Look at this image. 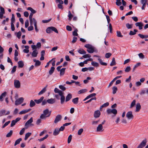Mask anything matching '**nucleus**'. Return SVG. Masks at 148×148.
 I'll use <instances>...</instances> for the list:
<instances>
[{
    "instance_id": "20e7f679",
    "label": "nucleus",
    "mask_w": 148,
    "mask_h": 148,
    "mask_svg": "<svg viewBox=\"0 0 148 148\" xmlns=\"http://www.w3.org/2000/svg\"><path fill=\"white\" fill-rule=\"evenodd\" d=\"M107 112L108 114H110L111 113H112L116 115L117 112V110H116L115 109H108L107 110Z\"/></svg>"
},
{
    "instance_id": "423d86ee",
    "label": "nucleus",
    "mask_w": 148,
    "mask_h": 148,
    "mask_svg": "<svg viewBox=\"0 0 148 148\" xmlns=\"http://www.w3.org/2000/svg\"><path fill=\"white\" fill-rule=\"evenodd\" d=\"M126 116L128 119H132L134 118V116L132 114V112H128L126 114Z\"/></svg>"
},
{
    "instance_id": "1a4fd4ad",
    "label": "nucleus",
    "mask_w": 148,
    "mask_h": 148,
    "mask_svg": "<svg viewBox=\"0 0 148 148\" xmlns=\"http://www.w3.org/2000/svg\"><path fill=\"white\" fill-rule=\"evenodd\" d=\"M104 130L102 124H99L97 127L96 131L97 132H102Z\"/></svg>"
},
{
    "instance_id": "2eb2a0df",
    "label": "nucleus",
    "mask_w": 148,
    "mask_h": 148,
    "mask_svg": "<svg viewBox=\"0 0 148 148\" xmlns=\"http://www.w3.org/2000/svg\"><path fill=\"white\" fill-rule=\"evenodd\" d=\"M47 85L45 87H44L42 90L40 92L38 93V95H40L45 93L46 91L47 88Z\"/></svg>"
},
{
    "instance_id": "58836bf2",
    "label": "nucleus",
    "mask_w": 148,
    "mask_h": 148,
    "mask_svg": "<svg viewBox=\"0 0 148 148\" xmlns=\"http://www.w3.org/2000/svg\"><path fill=\"white\" fill-rule=\"evenodd\" d=\"M48 136L49 135L48 134H46L44 137L40 139H38V140L40 142L42 141L45 139L47 138L48 137Z\"/></svg>"
},
{
    "instance_id": "49530a36",
    "label": "nucleus",
    "mask_w": 148,
    "mask_h": 148,
    "mask_svg": "<svg viewBox=\"0 0 148 148\" xmlns=\"http://www.w3.org/2000/svg\"><path fill=\"white\" fill-rule=\"evenodd\" d=\"M136 100L135 99L132 102L131 105L130 107V108H132L133 107H134L135 104L136 103Z\"/></svg>"
},
{
    "instance_id": "ea45409f",
    "label": "nucleus",
    "mask_w": 148,
    "mask_h": 148,
    "mask_svg": "<svg viewBox=\"0 0 148 148\" xmlns=\"http://www.w3.org/2000/svg\"><path fill=\"white\" fill-rule=\"evenodd\" d=\"M35 104V103L33 100H31L29 104L30 107H32L34 106Z\"/></svg>"
},
{
    "instance_id": "f8f14e48",
    "label": "nucleus",
    "mask_w": 148,
    "mask_h": 148,
    "mask_svg": "<svg viewBox=\"0 0 148 148\" xmlns=\"http://www.w3.org/2000/svg\"><path fill=\"white\" fill-rule=\"evenodd\" d=\"M135 25L136 27H138L140 30L142 29L143 28L142 27L143 26V24L142 22H137L135 23Z\"/></svg>"
},
{
    "instance_id": "2f4dec72",
    "label": "nucleus",
    "mask_w": 148,
    "mask_h": 148,
    "mask_svg": "<svg viewBox=\"0 0 148 148\" xmlns=\"http://www.w3.org/2000/svg\"><path fill=\"white\" fill-rule=\"evenodd\" d=\"M22 139L21 138H19L14 143V146H15L16 145L18 144L22 140Z\"/></svg>"
},
{
    "instance_id": "e2e57ef3",
    "label": "nucleus",
    "mask_w": 148,
    "mask_h": 148,
    "mask_svg": "<svg viewBox=\"0 0 148 148\" xmlns=\"http://www.w3.org/2000/svg\"><path fill=\"white\" fill-rule=\"evenodd\" d=\"M59 88L60 89L62 90L63 91H64L66 89L65 87L62 85H60L59 86Z\"/></svg>"
},
{
    "instance_id": "c9c22d12",
    "label": "nucleus",
    "mask_w": 148,
    "mask_h": 148,
    "mask_svg": "<svg viewBox=\"0 0 148 148\" xmlns=\"http://www.w3.org/2000/svg\"><path fill=\"white\" fill-rule=\"evenodd\" d=\"M109 105V103L108 102H107L105 103H104L102 106H101L100 108V110H101L104 107H106L108 106Z\"/></svg>"
},
{
    "instance_id": "6e6d98bb",
    "label": "nucleus",
    "mask_w": 148,
    "mask_h": 148,
    "mask_svg": "<svg viewBox=\"0 0 148 148\" xmlns=\"http://www.w3.org/2000/svg\"><path fill=\"white\" fill-rule=\"evenodd\" d=\"M51 29L50 27H48L46 29V32L47 33H50L51 32Z\"/></svg>"
},
{
    "instance_id": "6e6552de",
    "label": "nucleus",
    "mask_w": 148,
    "mask_h": 148,
    "mask_svg": "<svg viewBox=\"0 0 148 148\" xmlns=\"http://www.w3.org/2000/svg\"><path fill=\"white\" fill-rule=\"evenodd\" d=\"M62 118V116L61 115H58L56 117L55 120L54 121V123H57L59 121H60L61 120Z\"/></svg>"
},
{
    "instance_id": "4468645a",
    "label": "nucleus",
    "mask_w": 148,
    "mask_h": 148,
    "mask_svg": "<svg viewBox=\"0 0 148 148\" xmlns=\"http://www.w3.org/2000/svg\"><path fill=\"white\" fill-rule=\"evenodd\" d=\"M60 132V131L59 130V128H56L55 129L53 132V134L55 136H57L59 134Z\"/></svg>"
},
{
    "instance_id": "f257e3e1",
    "label": "nucleus",
    "mask_w": 148,
    "mask_h": 148,
    "mask_svg": "<svg viewBox=\"0 0 148 148\" xmlns=\"http://www.w3.org/2000/svg\"><path fill=\"white\" fill-rule=\"evenodd\" d=\"M51 111L49 112L48 109H47L43 111V114H42L40 116V118L43 119L45 117H49L51 114Z\"/></svg>"
},
{
    "instance_id": "cd10ccee",
    "label": "nucleus",
    "mask_w": 148,
    "mask_h": 148,
    "mask_svg": "<svg viewBox=\"0 0 148 148\" xmlns=\"http://www.w3.org/2000/svg\"><path fill=\"white\" fill-rule=\"evenodd\" d=\"M78 97H76L72 99V102L75 104H77L78 102Z\"/></svg>"
},
{
    "instance_id": "6ab92c4d",
    "label": "nucleus",
    "mask_w": 148,
    "mask_h": 148,
    "mask_svg": "<svg viewBox=\"0 0 148 148\" xmlns=\"http://www.w3.org/2000/svg\"><path fill=\"white\" fill-rule=\"evenodd\" d=\"M44 98V97H42L39 99H38V100L35 99L34 100V101L36 102V103L39 104L42 102V101Z\"/></svg>"
},
{
    "instance_id": "de8ad7c7",
    "label": "nucleus",
    "mask_w": 148,
    "mask_h": 148,
    "mask_svg": "<svg viewBox=\"0 0 148 148\" xmlns=\"http://www.w3.org/2000/svg\"><path fill=\"white\" fill-rule=\"evenodd\" d=\"M68 13L69 19L70 21H71V18L73 17V15L72 14L70 11H69V12Z\"/></svg>"
},
{
    "instance_id": "680f3d73",
    "label": "nucleus",
    "mask_w": 148,
    "mask_h": 148,
    "mask_svg": "<svg viewBox=\"0 0 148 148\" xmlns=\"http://www.w3.org/2000/svg\"><path fill=\"white\" fill-rule=\"evenodd\" d=\"M10 122V121H8L6 123H5L2 126V128H4L5 126L8 125Z\"/></svg>"
},
{
    "instance_id": "39448f33",
    "label": "nucleus",
    "mask_w": 148,
    "mask_h": 148,
    "mask_svg": "<svg viewBox=\"0 0 148 148\" xmlns=\"http://www.w3.org/2000/svg\"><path fill=\"white\" fill-rule=\"evenodd\" d=\"M23 100L24 99L23 97L20 98L15 101V104L16 106L19 105L23 102Z\"/></svg>"
},
{
    "instance_id": "412c9836",
    "label": "nucleus",
    "mask_w": 148,
    "mask_h": 148,
    "mask_svg": "<svg viewBox=\"0 0 148 148\" xmlns=\"http://www.w3.org/2000/svg\"><path fill=\"white\" fill-rule=\"evenodd\" d=\"M72 98V95L70 93H69L66 97V101L67 102L69 101Z\"/></svg>"
},
{
    "instance_id": "c03bdc74",
    "label": "nucleus",
    "mask_w": 148,
    "mask_h": 148,
    "mask_svg": "<svg viewBox=\"0 0 148 148\" xmlns=\"http://www.w3.org/2000/svg\"><path fill=\"white\" fill-rule=\"evenodd\" d=\"M13 133V131L12 130H10V132L8 133L6 135L7 137H10L11 136Z\"/></svg>"
},
{
    "instance_id": "052dcab7",
    "label": "nucleus",
    "mask_w": 148,
    "mask_h": 148,
    "mask_svg": "<svg viewBox=\"0 0 148 148\" xmlns=\"http://www.w3.org/2000/svg\"><path fill=\"white\" fill-rule=\"evenodd\" d=\"M66 29L68 31H71L72 30V28L71 26L69 25H67L66 26Z\"/></svg>"
},
{
    "instance_id": "bb28decb",
    "label": "nucleus",
    "mask_w": 148,
    "mask_h": 148,
    "mask_svg": "<svg viewBox=\"0 0 148 148\" xmlns=\"http://www.w3.org/2000/svg\"><path fill=\"white\" fill-rule=\"evenodd\" d=\"M87 51L89 53H92L94 51V47H92L87 50Z\"/></svg>"
},
{
    "instance_id": "aec40b11",
    "label": "nucleus",
    "mask_w": 148,
    "mask_h": 148,
    "mask_svg": "<svg viewBox=\"0 0 148 148\" xmlns=\"http://www.w3.org/2000/svg\"><path fill=\"white\" fill-rule=\"evenodd\" d=\"M7 94V92H4L3 93L1 96H0V101H3V97H5Z\"/></svg>"
},
{
    "instance_id": "a878e982",
    "label": "nucleus",
    "mask_w": 148,
    "mask_h": 148,
    "mask_svg": "<svg viewBox=\"0 0 148 148\" xmlns=\"http://www.w3.org/2000/svg\"><path fill=\"white\" fill-rule=\"evenodd\" d=\"M78 52L80 54H86V52L83 49H79L78 50Z\"/></svg>"
},
{
    "instance_id": "0e129e2a",
    "label": "nucleus",
    "mask_w": 148,
    "mask_h": 148,
    "mask_svg": "<svg viewBox=\"0 0 148 148\" xmlns=\"http://www.w3.org/2000/svg\"><path fill=\"white\" fill-rule=\"evenodd\" d=\"M91 55L89 54H86L83 56L82 57L84 58H90L91 57Z\"/></svg>"
},
{
    "instance_id": "f03ea898",
    "label": "nucleus",
    "mask_w": 148,
    "mask_h": 148,
    "mask_svg": "<svg viewBox=\"0 0 148 148\" xmlns=\"http://www.w3.org/2000/svg\"><path fill=\"white\" fill-rule=\"evenodd\" d=\"M147 141L146 138L143 140L140 144L138 146L137 148H143L146 145Z\"/></svg>"
},
{
    "instance_id": "7ed1b4c3",
    "label": "nucleus",
    "mask_w": 148,
    "mask_h": 148,
    "mask_svg": "<svg viewBox=\"0 0 148 148\" xmlns=\"http://www.w3.org/2000/svg\"><path fill=\"white\" fill-rule=\"evenodd\" d=\"M14 85L15 88L18 89L20 88L21 84L19 80L17 79H14Z\"/></svg>"
},
{
    "instance_id": "4c0bfd02",
    "label": "nucleus",
    "mask_w": 148,
    "mask_h": 148,
    "mask_svg": "<svg viewBox=\"0 0 148 148\" xmlns=\"http://www.w3.org/2000/svg\"><path fill=\"white\" fill-rule=\"evenodd\" d=\"M31 134V133L28 132V133H27L25 134V137L24 138V140H26L28 138V137H29L30 136Z\"/></svg>"
},
{
    "instance_id": "a211bd4d",
    "label": "nucleus",
    "mask_w": 148,
    "mask_h": 148,
    "mask_svg": "<svg viewBox=\"0 0 148 148\" xmlns=\"http://www.w3.org/2000/svg\"><path fill=\"white\" fill-rule=\"evenodd\" d=\"M141 108V106L140 104L139 103H137L136 106V112H139Z\"/></svg>"
},
{
    "instance_id": "5fc2aeb1",
    "label": "nucleus",
    "mask_w": 148,
    "mask_h": 148,
    "mask_svg": "<svg viewBox=\"0 0 148 148\" xmlns=\"http://www.w3.org/2000/svg\"><path fill=\"white\" fill-rule=\"evenodd\" d=\"M116 4L118 6H120L121 4V0H116Z\"/></svg>"
},
{
    "instance_id": "69168bd1",
    "label": "nucleus",
    "mask_w": 148,
    "mask_h": 148,
    "mask_svg": "<svg viewBox=\"0 0 148 148\" xmlns=\"http://www.w3.org/2000/svg\"><path fill=\"white\" fill-rule=\"evenodd\" d=\"M131 70V67L130 66H127L125 70V71L126 72H128Z\"/></svg>"
},
{
    "instance_id": "774afa93",
    "label": "nucleus",
    "mask_w": 148,
    "mask_h": 148,
    "mask_svg": "<svg viewBox=\"0 0 148 148\" xmlns=\"http://www.w3.org/2000/svg\"><path fill=\"white\" fill-rule=\"evenodd\" d=\"M146 93V91L145 90H141L139 93V94L140 95H142Z\"/></svg>"
},
{
    "instance_id": "9b49d317",
    "label": "nucleus",
    "mask_w": 148,
    "mask_h": 148,
    "mask_svg": "<svg viewBox=\"0 0 148 148\" xmlns=\"http://www.w3.org/2000/svg\"><path fill=\"white\" fill-rule=\"evenodd\" d=\"M100 114V112L99 110H96L95 111L94 113V117L96 118H98L99 117Z\"/></svg>"
},
{
    "instance_id": "473e14b6",
    "label": "nucleus",
    "mask_w": 148,
    "mask_h": 148,
    "mask_svg": "<svg viewBox=\"0 0 148 148\" xmlns=\"http://www.w3.org/2000/svg\"><path fill=\"white\" fill-rule=\"evenodd\" d=\"M65 68H62L60 71V76L63 75L65 73Z\"/></svg>"
},
{
    "instance_id": "c756f323",
    "label": "nucleus",
    "mask_w": 148,
    "mask_h": 148,
    "mask_svg": "<svg viewBox=\"0 0 148 148\" xmlns=\"http://www.w3.org/2000/svg\"><path fill=\"white\" fill-rule=\"evenodd\" d=\"M54 70H55V68L53 66L51 67V69L49 71V74L50 75H52V73H53V72H54Z\"/></svg>"
},
{
    "instance_id": "e433bc0d",
    "label": "nucleus",
    "mask_w": 148,
    "mask_h": 148,
    "mask_svg": "<svg viewBox=\"0 0 148 148\" xmlns=\"http://www.w3.org/2000/svg\"><path fill=\"white\" fill-rule=\"evenodd\" d=\"M112 93L113 94H115L116 92L117 91V88L115 86H114L112 88Z\"/></svg>"
},
{
    "instance_id": "603ef678",
    "label": "nucleus",
    "mask_w": 148,
    "mask_h": 148,
    "mask_svg": "<svg viewBox=\"0 0 148 148\" xmlns=\"http://www.w3.org/2000/svg\"><path fill=\"white\" fill-rule=\"evenodd\" d=\"M112 55V54L110 53H108L105 54V57L106 58H109Z\"/></svg>"
},
{
    "instance_id": "3c124183",
    "label": "nucleus",
    "mask_w": 148,
    "mask_h": 148,
    "mask_svg": "<svg viewBox=\"0 0 148 148\" xmlns=\"http://www.w3.org/2000/svg\"><path fill=\"white\" fill-rule=\"evenodd\" d=\"M15 21V17L14 14H12V18L11 19V23H13Z\"/></svg>"
},
{
    "instance_id": "9d476101",
    "label": "nucleus",
    "mask_w": 148,
    "mask_h": 148,
    "mask_svg": "<svg viewBox=\"0 0 148 148\" xmlns=\"http://www.w3.org/2000/svg\"><path fill=\"white\" fill-rule=\"evenodd\" d=\"M32 117H31L25 123V126L26 129H27L28 127V125L30 124L33 122Z\"/></svg>"
},
{
    "instance_id": "13d9d810",
    "label": "nucleus",
    "mask_w": 148,
    "mask_h": 148,
    "mask_svg": "<svg viewBox=\"0 0 148 148\" xmlns=\"http://www.w3.org/2000/svg\"><path fill=\"white\" fill-rule=\"evenodd\" d=\"M16 66H13L11 71V73H12L13 74L16 71Z\"/></svg>"
},
{
    "instance_id": "bf43d9fd",
    "label": "nucleus",
    "mask_w": 148,
    "mask_h": 148,
    "mask_svg": "<svg viewBox=\"0 0 148 148\" xmlns=\"http://www.w3.org/2000/svg\"><path fill=\"white\" fill-rule=\"evenodd\" d=\"M25 130V128H23L20 132V133H19L20 135H22L24 133Z\"/></svg>"
},
{
    "instance_id": "ddd939ff",
    "label": "nucleus",
    "mask_w": 148,
    "mask_h": 148,
    "mask_svg": "<svg viewBox=\"0 0 148 148\" xmlns=\"http://www.w3.org/2000/svg\"><path fill=\"white\" fill-rule=\"evenodd\" d=\"M47 102L49 104H53L56 102V100L54 99L51 98L48 99Z\"/></svg>"
},
{
    "instance_id": "a18cd8bd",
    "label": "nucleus",
    "mask_w": 148,
    "mask_h": 148,
    "mask_svg": "<svg viewBox=\"0 0 148 148\" xmlns=\"http://www.w3.org/2000/svg\"><path fill=\"white\" fill-rule=\"evenodd\" d=\"M51 31H54L55 32L58 33V32L56 28L53 27H50Z\"/></svg>"
},
{
    "instance_id": "4d7b16f0",
    "label": "nucleus",
    "mask_w": 148,
    "mask_h": 148,
    "mask_svg": "<svg viewBox=\"0 0 148 148\" xmlns=\"http://www.w3.org/2000/svg\"><path fill=\"white\" fill-rule=\"evenodd\" d=\"M117 36L120 37H122L123 36L121 35V32L119 31H117Z\"/></svg>"
},
{
    "instance_id": "864d4df0",
    "label": "nucleus",
    "mask_w": 148,
    "mask_h": 148,
    "mask_svg": "<svg viewBox=\"0 0 148 148\" xmlns=\"http://www.w3.org/2000/svg\"><path fill=\"white\" fill-rule=\"evenodd\" d=\"M72 138V136L71 135H69L68 138L67 142L68 143H69L71 140Z\"/></svg>"
},
{
    "instance_id": "0eeeda50",
    "label": "nucleus",
    "mask_w": 148,
    "mask_h": 148,
    "mask_svg": "<svg viewBox=\"0 0 148 148\" xmlns=\"http://www.w3.org/2000/svg\"><path fill=\"white\" fill-rule=\"evenodd\" d=\"M5 112L6 110H1L0 112V116H1L3 115H8L10 114V112L9 111H7V113H5Z\"/></svg>"
},
{
    "instance_id": "72a5a7b5",
    "label": "nucleus",
    "mask_w": 148,
    "mask_h": 148,
    "mask_svg": "<svg viewBox=\"0 0 148 148\" xmlns=\"http://www.w3.org/2000/svg\"><path fill=\"white\" fill-rule=\"evenodd\" d=\"M87 91V90L86 89H81L78 91V94H81L82 93H84L86 92Z\"/></svg>"
},
{
    "instance_id": "4be33fe9",
    "label": "nucleus",
    "mask_w": 148,
    "mask_h": 148,
    "mask_svg": "<svg viewBox=\"0 0 148 148\" xmlns=\"http://www.w3.org/2000/svg\"><path fill=\"white\" fill-rule=\"evenodd\" d=\"M116 63L115 58H112V61L110 63V65L111 66H112L116 65Z\"/></svg>"
},
{
    "instance_id": "5701e85b",
    "label": "nucleus",
    "mask_w": 148,
    "mask_h": 148,
    "mask_svg": "<svg viewBox=\"0 0 148 148\" xmlns=\"http://www.w3.org/2000/svg\"><path fill=\"white\" fill-rule=\"evenodd\" d=\"M18 66L19 68H22L24 66V63L23 62L20 61L18 62Z\"/></svg>"
},
{
    "instance_id": "dca6fc26",
    "label": "nucleus",
    "mask_w": 148,
    "mask_h": 148,
    "mask_svg": "<svg viewBox=\"0 0 148 148\" xmlns=\"http://www.w3.org/2000/svg\"><path fill=\"white\" fill-rule=\"evenodd\" d=\"M31 109H28L25 110H23L21 111L19 113V114H25L29 111H31Z\"/></svg>"
},
{
    "instance_id": "f3484780",
    "label": "nucleus",
    "mask_w": 148,
    "mask_h": 148,
    "mask_svg": "<svg viewBox=\"0 0 148 148\" xmlns=\"http://www.w3.org/2000/svg\"><path fill=\"white\" fill-rule=\"evenodd\" d=\"M38 51L37 50H35L32 52V56L34 57H36L37 56L38 54Z\"/></svg>"
},
{
    "instance_id": "393cba45",
    "label": "nucleus",
    "mask_w": 148,
    "mask_h": 148,
    "mask_svg": "<svg viewBox=\"0 0 148 148\" xmlns=\"http://www.w3.org/2000/svg\"><path fill=\"white\" fill-rule=\"evenodd\" d=\"M138 32V30L137 29H134V32H133L132 31H130L129 34L130 35H134L136 34V33Z\"/></svg>"
},
{
    "instance_id": "338daca9",
    "label": "nucleus",
    "mask_w": 148,
    "mask_h": 148,
    "mask_svg": "<svg viewBox=\"0 0 148 148\" xmlns=\"http://www.w3.org/2000/svg\"><path fill=\"white\" fill-rule=\"evenodd\" d=\"M83 131V129L82 128L80 129L78 132V134L79 135H81Z\"/></svg>"
},
{
    "instance_id": "b1692460",
    "label": "nucleus",
    "mask_w": 148,
    "mask_h": 148,
    "mask_svg": "<svg viewBox=\"0 0 148 148\" xmlns=\"http://www.w3.org/2000/svg\"><path fill=\"white\" fill-rule=\"evenodd\" d=\"M140 65L141 63L140 62L137 63L135 65H134V68L133 69L132 71L134 72L135 71L136 69L138 66H140Z\"/></svg>"
},
{
    "instance_id": "f704fd0d",
    "label": "nucleus",
    "mask_w": 148,
    "mask_h": 148,
    "mask_svg": "<svg viewBox=\"0 0 148 148\" xmlns=\"http://www.w3.org/2000/svg\"><path fill=\"white\" fill-rule=\"evenodd\" d=\"M65 100V97L64 95L61 96L60 100L61 103L62 104L64 103V102Z\"/></svg>"
},
{
    "instance_id": "8fccbe9b",
    "label": "nucleus",
    "mask_w": 148,
    "mask_h": 148,
    "mask_svg": "<svg viewBox=\"0 0 148 148\" xmlns=\"http://www.w3.org/2000/svg\"><path fill=\"white\" fill-rule=\"evenodd\" d=\"M78 31V30L77 29H76L75 30H74L73 32V35L74 36H77L78 34L77 33V32Z\"/></svg>"
},
{
    "instance_id": "7c9ffc66",
    "label": "nucleus",
    "mask_w": 148,
    "mask_h": 148,
    "mask_svg": "<svg viewBox=\"0 0 148 148\" xmlns=\"http://www.w3.org/2000/svg\"><path fill=\"white\" fill-rule=\"evenodd\" d=\"M98 60L99 61L100 63L103 66H106L107 65V64L105 62H102V60L100 58H98Z\"/></svg>"
},
{
    "instance_id": "37998d69",
    "label": "nucleus",
    "mask_w": 148,
    "mask_h": 148,
    "mask_svg": "<svg viewBox=\"0 0 148 148\" xmlns=\"http://www.w3.org/2000/svg\"><path fill=\"white\" fill-rule=\"evenodd\" d=\"M126 26L128 29H131L132 27V24H130L129 23L126 24Z\"/></svg>"
},
{
    "instance_id": "c85d7f7f",
    "label": "nucleus",
    "mask_w": 148,
    "mask_h": 148,
    "mask_svg": "<svg viewBox=\"0 0 148 148\" xmlns=\"http://www.w3.org/2000/svg\"><path fill=\"white\" fill-rule=\"evenodd\" d=\"M27 10H28L32 12L31 13H32L33 14H35L36 12V10H34L32 8L30 7L28 8Z\"/></svg>"
},
{
    "instance_id": "79ce46f5",
    "label": "nucleus",
    "mask_w": 148,
    "mask_h": 148,
    "mask_svg": "<svg viewBox=\"0 0 148 148\" xmlns=\"http://www.w3.org/2000/svg\"><path fill=\"white\" fill-rule=\"evenodd\" d=\"M32 23H31L30 22V25H32L33 23L34 24V25H35V23H36V24H37V21L36 19L34 18H33L32 19Z\"/></svg>"
},
{
    "instance_id": "a19ab883",
    "label": "nucleus",
    "mask_w": 148,
    "mask_h": 148,
    "mask_svg": "<svg viewBox=\"0 0 148 148\" xmlns=\"http://www.w3.org/2000/svg\"><path fill=\"white\" fill-rule=\"evenodd\" d=\"M91 64L93 66L96 67H98L99 66V64L98 63L94 61H92L91 62Z\"/></svg>"
},
{
    "instance_id": "09e8293b",
    "label": "nucleus",
    "mask_w": 148,
    "mask_h": 148,
    "mask_svg": "<svg viewBox=\"0 0 148 148\" xmlns=\"http://www.w3.org/2000/svg\"><path fill=\"white\" fill-rule=\"evenodd\" d=\"M41 62L38 60H37L35 63V66H38L40 65Z\"/></svg>"
}]
</instances>
